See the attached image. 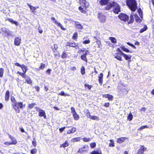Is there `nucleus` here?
Instances as JSON below:
<instances>
[{
	"label": "nucleus",
	"mask_w": 154,
	"mask_h": 154,
	"mask_svg": "<svg viewBox=\"0 0 154 154\" xmlns=\"http://www.w3.org/2000/svg\"><path fill=\"white\" fill-rule=\"evenodd\" d=\"M109 103H106L105 104L104 106H105V107H107L109 106Z\"/></svg>",
	"instance_id": "64"
},
{
	"label": "nucleus",
	"mask_w": 154,
	"mask_h": 154,
	"mask_svg": "<svg viewBox=\"0 0 154 154\" xmlns=\"http://www.w3.org/2000/svg\"><path fill=\"white\" fill-rule=\"evenodd\" d=\"M45 66V64H44L42 63L41 64V66L39 67V69H43L44 68Z\"/></svg>",
	"instance_id": "56"
},
{
	"label": "nucleus",
	"mask_w": 154,
	"mask_h": 154,
	"mask_svg": "<svg viewBox=\"0 0 154 154\" xmlns=\"http://www.w3.org/2000/svg\"><path fill=\"white\" fill-rule=\"evenodd\" d=\"M35 105V103L29 104L28 105V107L29 109H31L32 108L34 107V106Z\"/></svg>",
	"instance_id": "43"
},
{
	"label": "nucleus",
	"mask_w": 154,
	"mask_h": 154,
	"mask_svg": "<svg viewBox=\"0 0 154 154\" xmlns=\"http://www.w3.org/2000/svg\"><path fill=\"white\" fill-rule=\"evenodd\" d=\"M71 113L73 114L74 113H76L75 109L73 107H72L71 108Z\"/></svg>",
	"instance_id": "57"
},
{
	"label": "nucleus",
	"mask_w": 154,
	"mask_h": 154,
	"mask_svg": "<svg viewBox=\"0 0 154 154\" xmlns=\"http://www.w3.org/2000/svg\"><path fill=\"white\" fill-rule=\"evenodd\" d=\"M52 48L53 49V51L55 52L58 48V46L57 45L54 44V45L52 46Z\"/></svg>",
	"instance_id": "42"
},
{
	"label": "nucleus",
	"mask_w": 154,
	"mask_h": 154,
	"mask_svg": "<svg viewBox=\"0 0 154 154\" xmlns=\"http://www.w3.org/2000/svg\"><path fill=\"white\" fill-rule=\"evenodd\" d=\"M85 87L86 88H88L89 90L91 89V86L89 85L85 84Z\"/></svg>",
	"instance_id": "53"
},
{
	"label": "nucleus",
	"mask_w": 154,
	"mask_h": 154,
	"mask_svg": "<svg viewBox=\"0 0 154 154\" xmlns=\"http://www.w3.org/2000/svg\"><path fill=\"white\" fill-rule=\"evenodd\" d=\"M2 30L3 32L8 36H12L13 35L12 32L7 28H3L2 29Z\"/></svg>",
	"instance_id": "6"
},
{
	"label": "nucleus",
	"mask_w": 154,
	"mask_h": 154,
	"mask_svg": "<svg viewBox=\"0 0 154 154\" xmlns=\"http://www.w3.org/2000/svg\"><path fill=\"white\" fill-rule=\"evenodd\" d=\"M11 101L12 102V105H13L17 102L14 97L12 96L11 97Z\"/></svg>",
	"instance_id": "38"
},
{
	"label": "nucleus",
	"mask_w": 154,
	"mask_h": 154,
	"mask_svg": "<svg viewBox=\"0 0 154 154\" xmlns=\"http://www.w3.org/2000/svg\"><path fill=\"white\" fill-rule=\"evenodd\" d=\"M22 69L23 72L26 73L28 70L27 67L24 65H22L20 67Z\"/></svg>",
	"instance_id": "21"
},
{
	"label": "nucleus",
	"mask_w": 154,
	"mask_h": 154,
	"mask_svg": "<svg viewBox=\"0 0 154 154\" xmlns=\"http://www.w3.org/2000/svg\"><path fill=\"white\" fill-rule=\"evenodd\" d=\"M37 150L35 148L32 149L30 152L32 154H34L37 152Z\"/></svg>",
	"instance_id": "49"
},
{
	"label": "nucleus",
	"mask_w": 154,
	"mask_h": 154,
	"mask_svg": "<svg viewBox=\"0 0 154 154\" xmlns=\"http://www.w3.org/2000/svg\"><path fill=\"white\" fill-rule=\"evenodd\" d=\"M76 131V128L75 127H73L71 130H68L67 132L68 134H70L71 133H74Z\"/></svg>",
	"instance_id": "26"
},
{
	"label": "nucleus",
	"mask_w": 154,
	"mask_h": 154,
	"mask_svg": "<svg viewBox=\"0 0 154 154\" xmlns=\"http://www.w3.org/2000/svg\"><path fill=\"white\" fill-rule=\"evenodd\" d=\"M51 20L53 21V23H54L55 24L60 27L62 30H66L65 28H63L62 26V25L61 23H58L56 20L55 19L54 17H52L51 18Z\"/></svg>",
	"instance_id": "7"
},
{
	"label": "nucleus",
	"mask_w": 154,
	"mask_h": 154,
	"mask_svg": "<svg viewBox=\"0 0 154 154\" xmlns=\"http://www.w3.org/2000/svg\"><path fill=\"white\" fill-rule=\"evenodd\" d=\"M109 0H101L100 3L101 5H105L109 3Z\"/></svg>",
	"instance_id": "18"
},
{
	"label": "nucleus",
	"mask_w": 154,
	"mask_h": 154,
	"mask_svg": "<svg viewBox=\"0 0 154 154\" xmlns=\"http://www.w3.org/2000/svg\"><path fill=\"white\" fill-rule=\"evenodd\" d=\"M81 72L82 75H84L85 73V68L84 66H82L81 69Z\"/></svg>",
	"instance_id": "37"
},
{
	"label": "nucleus",
	"mask_w": 154,
	"mask_h": 154,
	"mask_svg": "<svg viewBox=\"0 0 154 154\" xmlns=\"http://www.w3.org/2000/svg\"><path fill=\"white\" fill-rule=\"evenodd\" d=\"M72 115L74 117V119L75 120H78L79 119V116L76 112L73 114Z\"/></svg>",
	"instance_id": "33"
},
{
	"label": "nucleus",
	"mask_w": 154,
	"mask_h": 154,
	"mask_svg": "<svg viewBox=\"0 0 154 154\" xmlns=\"http://www.w3.org/2000/svg\"><path fill=\"white\" fill-rule=\"evenodd\" d=\"M9 137L11 140V142L10 144H16L17 143V141L14 137L9 135Z\"/></svg>",
	"instance_id": "13"
},
{
	"label": "nucleus",
	"mask_w": 154,
	"mask_h": 154,
	"mask_svg": "<svg viewBox=\"0 0 154 154\" xmlns=\"http://www.w3.org/2000/svg\"><path fill=\"white\" fill-rule=\"evenodd\" d=\"M88 52V51H86L85 53H84L83 55L81 56V59L86 62H87V60L86 57V56Z\"/></svg>",
	"instance_id": "12"
},
{
	"label": "nucleus",
	"mask_w": 154,
	"mask_h": 154,
	"mask_svg": "<svg viewBox=\"0 0 154 154\" xmlns=\"http://www.w3.org/2000/svg\"><path fill=\"white\" fill-rule=\"evenodd\" d=\"M88 118L97 121H98L99 120L98 117L96 116H91L89 113V114Z\"/></svg>",
	"instance_id": "16"
},
{
	"label": "nucleus",
	"mask_w": 154,
	"mask_h": 154,
	"mask_svg": "<svg viewBox=\"0 0 154 154\" xmlns=\"http://www.w3.org/2000/svg\"><path fill=\"white\" fill-rule=\"evenodd\" d=\"M68 57V55L66 54V53L64 52H63V53L62 55V56H61V57L62 58H64L67 57Z\"/></svg>",
	"instance_id": "50"
},
{
	"label": "nucleus",
	"mask_w": 154,
	"mask_h": 154,
	"mask_svg": "<svg viewBox=\"0 0 154 154\" xmlns=\"http://www.w3.org/2000/svg\"><path fill=\"white\" fill-rule=\"evenodd\" d=\"M14 64L15 66H18L21 67V65H20L19 63H14Z\"/></svg>",
	"instance_id": "63"
},
{
	"label": "nucleus",
	"mask_w": 154,
	"mask_h": 154,
	"mask_svg": "<svg viewBox=\"0 0 154 154\" xmlns=\"http://www.w3.org/2000/svg\"><path fill=\"white\" fill-rule=\"evenodd\" d=\"M115 57L119 60H121L122 57L118 55H117L115 56Z\"/></svg>",
	"instance_id": "54"
},
{
	"label": "nucleus",
	"mask_w": 154,
	"mask_h": 154,
	"mask_svg": "<svg viewBox=\"0 0 154 154\" xmlns=\"http://www.w3.org/2000/svg\"><path fill=\"white\" fill-rule=\"evenodd\" d=\"M112 7L113 8V11L115 13L118 14L120 11V6L116 2H114L110 3L107 6L106 9L107 10H109Z\"/></svg>",
	"instance_id": "1"
},
{
	"label": "nucleus",
	"mask_w": 154,
	"mask_h": 154,
	"mask_svg": "<svg viewBox=\"0 0 154 154\" xmlns=\"http://www.w3.org/2000/svg\"><path fill=\"white\" fill-rule=\"evenodd\" d=\"M127 43L128 45L133 47L134 49L136 48L135 47L134 45L131 44V43L129 42H127Z\"/></svg>",
	"instance_id": "60"
},
{
	"label": "nucleus",
	"mask_w": 154,
	"mask_h": 154,
	"mask_svg": "<svg viewBox=\"0 0 154 154\" xmlns=\"http://www.w3.org/2000/svg\"><path fill=\"white\" fill-rule=\"evenodd\" d=\"M96 144L95 143H94L90 144L91 147L92 148H94L96 146Z\"/></svg>",
	"instance_id": "58"
},
{
	"label": "nucleus",
	"mask_w": 154,
	"mask_h": 154,
	"mask_svg": "<svg viewBox=\"0 0 154 154\" xmlns=\"http://www.w3.org/2000/svg\"><path fill=\"white\" fill-rule=\"evenodd\" d=\"M66 128V127H64L63 128H60L59 129V131H60V132H62Z\"/></svg>",
	"instance_id": "61"
},
{
	"label": "nucleus",
	"mask_w": 154,
	"mask_h": 154,
	"mask_svg": "<svg viewBox=\"0 0 154 154\" xmlns=\"http://www.w3.org/2000/svg\"><path fill=\"white\" fill-rule=\"evenodd\" d=\"M28 6L29 7L30 10L32 12H33L35 11L36 10V8L35 7L29 4L28 3L27 4Z\"/></svg>",
	"instance_id": "22"
},
{
	"label": "nucleus",
	"mask_w": 154,
	"mask_h": 154,
	"mask_svg": "<svg viewBox=\"0 0 154 154\" xmlns=\"http://www.w3.org/2000/svg\"><path fill=\"white\" fill-rule=\"evenodd\" d=\"M103 96L106 98H108L109 100H112L113 98V96L109 94H103Z\"/></svg>",
	"instance_id": "17"
},
{
	"label": "nucleus",
	"mask_w": 154,
	"mask_h": 154,
	"mask_svg": "<svg viewBox=\"0 0 154 154\" xmlns=\"http://www.w3.org/2000/svg\"><path fill=\"white\" fill-rule=\"evenodd\" d=\"M146 149L144 146H141L140 149L138 150L137 154H143L144 151Z\"/></svg>",
	"instance_id": "14"
},
{
	"label": "nucleus",
	"mask_w": 154,
	"mask_h": 154,
	"mask_svg": "<svg viewBox=\"0 0 154 154\" xmlns=\"http://www.w3.org/2000/svg\"><path fill=\"white\" fill-rule=\"evenodd\" d=\"M118 88L119 90L122 91V92H125L126 91V93H128V91L127 90L126 88V85L120 84L119 85Z\"/></svg>",
	"instance_id": "5"
},
{
	"label": "nucleus",
	"mask_w": 154,
	"mask_h": 154,
	"mask_svg": "<svg viewBox=\"0 0 154 154\" xmlns=\"http://www.w3.org/2000/svg\"><path fill=\"white\" fill-rule=\"evenodd\" d=\"M25 79H26V81L29 84H31L32 83V81L30 78L28 76H27L26 78Z\"/></svg>",
	"instance_id": "34"
},
{
	"label": "nucleus",
	"mask_w": 154,
	"mask_h": 154,
	"mask_svg": "<svg viewBox=\"0 0 154 154\" xmlns=\"http://www.w3.org/2000/svg\"><path fill=\"white\" fill-rule=\"evenodd\" d=\"M92 154H101V152L100 150H99L93 152Z\"/></svg>",
	"instance_id": "48"
},
{
	"label": "nucleus",
	"mask_w": 154,
	"mask_h": 154,
	"mask_svg": "<svg viewBox=\"0 0 154 154\" xmlns=\"http://www.w3.org/2000/svg\"><path fill=\"white\" fill-rule=\"evenodd\" d=\"M138 12L139 14V15L141 17V18H142V11L140 9H139L138 10Z\"/></svg>",
	"instance_id": "52"
},
{
	"label": "nucleus",
	"mask_w": 154,
	"mask_h": 154,
	"mask_svg": "<svg viewBox=\"0 0 154 154\" xmlns=\"http://www.w3.org/2000/svg\"><path fill=\"white\" fill-rule=\"evenodd\" d=\"M70 69L72 70H75L76 69V68L75 66H71L70 67Z\"/></svg>",
	"instance_id": "62"
},
{
	"label": "nucleus",
	"mask_w": 154,
	"mask_h": 154,
	"mask_svg": "<svg viewBox=\"0 0 154 154\" xmlns=\"http://www.w3.org/2000/svg\"><path fill=\"white\" fill-rule=\"evenodd\" d=\"M80 3L81 6L79 8V10L81 13L85 14L86 10L89 6L88 3L85 0H80Z\"/></svg>",
	"instance_id": "2"
},
{
	"label": "nucleus",
	"mask_w": 154,
	"mask_h": 154,
	"mask_svg": "<svg viewBox=\"0 0 154 154\" xmlns=\"http://www.w3.org/2000/svg\"><path fill=\"white\" fill-rule=\"evenodd\" d=\"M87 149V146H84L83 147L79 149V150L78 151V152H82L84 151H85Z\"/></svg>",
	"instance_id": "29"
},
{
	"label": "nucleus",
	"mask_w": 154,
	"mask_h": 154,
	"mask_svg": "<svg viewBox=\"0 0 154 154\" xmlns=\"http://www.w3.org/2000/svg\"><path fill=\"white\" fill-rule=\"evenodd\" d=\"M8 20L9 22L11 23L15 24L16 26H18V23L17 21L14 20L12 19H8Z\"/></svg>",
	"instance_id": "28"
},
{
	"label": "nucleus",
	"mask_w": 154,
	"mask_h": 154,
	"mask_svg": "<svg viewBox=\"0 0 154 154\" xmlns=\"http://www.w3.org/2000/svg\"><path fill=\"white\" fill-rule=\"evenodd\" d=\"M119 17L121 20L124 21L127 20L128 19V16L124 14H121L119 16Z\"/></svg>",
	"instance_id": "10"
},
{
	"label": "nucleus",
	"mask_w": 154,
	"mask_h": 154,
	"mask_svg": "<svg viewBox=\"0 0 154 154\" xmlns=\"http://www.w3.org/2000/svg\"><path fill=\"white\" fill-rule=\"evenodd\" d=\"M78 37V34L77 32L75 33L72 37L73 39H75L77 38Z\"/></svg>",
	"instance_id": "47"
},
{
	"label": "nucleus",
	"mask_w": 154,
	"mask_h": 154,
	"mask_svg": "<svg viewBox=\"0 0 154 154\" xmlns=\"http://www.w3.org/2000/svg\"><path fill=\"white\" fill-rule=\"evenodd\" d=\"M98 18L101 22H104L106 20V16L104 14L101 13H99L98 14Z\"/></svg>",
	"instance_id": "9"
},
{
	"label": "nucleus",
	"mask_w": 154,
	"mask_h": 154,
	"mask_svg": "<svg viewBox=\"0 0 154 154\" xmlns=\"http://www.w3.org/2000/svg\"><path fill=\"white\" fill-rule=\"evenodd\" d=\"M25 73L21 72H17V74H19L22 77L25 79L26 78V77L27 75L25 74Z\"/></svg>",
	"instance_id": "31"
},
{
	"label": "nucleus",
	"mask_w": 154,
	"mask_h": 154,
	"mask_svg": "<svg viewBox=\"0 0 154 154\" xmlns=\"http://www.w3.org/2000/svg\"><path fill=\"white\" fill-rule=\"evenodd\" d=\"M68 45L69 46L75 48H76V47L78 46L77 44L72 42L69 43L68 45Z\"/></svg>",
	"instance_id": "30"
},
{
	"label": "nucleus",
	"mask_w": 154,
	"mask_h": 154,
	"mask_svg": "<svg viewBox=\"0 0 154 154\" xmlns=\"http://www.w3.org/2000/svg\"><path fill=\"white\" fill-rule=\"evenodd\" d=\"M126 4L132 11H135L137 8V6L135 0H127Z\"/></svg>",
	"instance_id": "3"
},
{
	"label": "nucleus",
	"mask_w": 154,
	"mask_h": 154,
	"mask_svg": "<svg viewBox=\"0 0 154 154\" xmlns=\"http://www.w3.org/2000/svg\"><path fill=\"white\" fill-rule=\"evenodd\" d=\"M90 43V41L89 39L88 40H85L83 42V43L84 44H88Z\"/></svg>",
	"instance_id": "55"
},
{
	"label": "nucleus",
	"mask_w": 154,
	"mask_h": 154,
	"mask_svg": "<svg viewBox=\"0 0 154 154\" xmlns=\"http://www.w3.org/2000/svg\"><path fill=\"white\" fill-rule=\"evenodd\" d=\"M147 29V26L146 25L143 28H142L140 29V33L143 32L144 31H145Z\"/></svg>",
	"instance_id": "45"
},
{
	"label": "nucleus",
	"mask_w": 154,
	"mask_h": 154,
	"mask_svg": "<svg viewBox=\"0 0 154 154\" xmlns=\"http://www.w3.org/2000/svg\"><path fill=\"white\" fill-rule=\"evenodd\" d=\"M59 95L61 96H69L70 95L68 94H66L64 93V92L63 91H62L60 93L58 94Z\"/></svg>",
	"instance_id": "39"
},
{
	"label": "nucleus",
	"mask_w": 154,
	"mask_h": 154,
	"mask_svg": "<svg viewBox=\"0 0 154 154\" xmlns=\"http://www.w3.org/2000/svg\"><path fill=\"white\" fill-rule=\"evenodd\" d=\"M69 145L68 141L67 140L65 142L61 144L60 146V147H63L65 148V147L68 146Z\"/></svg>",
	"instance_id": "27"
},
{
	"label": "nucleus",
	"mask_w": 154,
	"mask_h": 154,
	"mask_svg": "<svg viewBox=\"0 0 154 154\" xmlns=\"http://www.w3.org/2000/svg\"><path fill=\"white\" fill-rule=\"evenodd\" d=\"M32 144L34 146H35L36 145V143L35 139H34V140L32 142Z\"/></svg>",
	"instance_id": "59"
},
{
	"label": "nucleus",
	"mask_w": 154,
	"mask_h": 154,
	"mask_svg": "<svg viewBox=\"0 0 154 154\" xmlns=\"http://www.w3.org/2000/svg\"><path fill=\"white\" fill-rule=\"evenodd\" d=\"M82 139L83 141L85 142H88L91 140V138H87L85 137L83 138Z\"/></svg>",
	"instance_id": "46"
},
{
	"label": "nucleus",
	"mask_w": 154,
	"mask_h": 154,
	"mask_svg": "<svg viewBox=\"0 0 154 154\" xmlns=\"http://www.w3.org/2000/svg\"><path fill=\"white\" fill-rule=\"evenodd\" d=\"M103 73H100L98 76V81L101 85H102L103 81Z\"/></svg>",
	"instance_id": "19"
},
{
	"label": "nucleus",
	"mask_w": 154,
	"mask_h": 154,
	"mask_svg": "<svg viewBox=\"0 0 154 154\" xmlns=\"http://www.w3.org/2000/svg\"><path fill=\"white\" fill-rule=\"evenodd\" d=\"M122 55L124 58L127 60L129 61L131 58V56L130 55H127L123 53H122Z\"/></svg>",
	"instance_id": "15"
},
{
	"label": "nucleus",
	"mask_w": 154,
	"mask_h": 154,
	"mask_svg": "<svg viewBox=\"0 0 154 154\" xmlns=\"http://www.w3.org/2000/svg\"><path fill=\"white\" fill-rule=\"evenodd\" d=\"M147 128V125H144V126H142L140 128H139L138 129V130L139 131L141 130L142 129H143L144 128Z\"/></svg>",
	"instance_id": "51"
},
{
	"label": "nucleus",
	"mask_w": 154,
	"mask_h": 154,
	"mask_svg": "<svg viewBox=\"0 0 154 154\" xmlns=\"http://www.w3.org/2000/svg\"><path fill=\"white\" fill-rule=\"evenodd\" d=\"M21 39L20 38L16 37L14 39V45L17 46H19L21 43Z\"/></svg>",
	"instance_id": "11"
},
{
	"label": "nucleus",
	"mask_w": 154,
	"mask_h": 154,
	"mask_svg": "<svg viewBox=\"0 0 154 154\" xmlns=\"http://www.w3.org/2000/svg\"><path fill=\"white\" fill-rule=\"evenodd\" d=\"M110 143L109 144V146L110 147H114L115 146L114 141L112 140H110Z\"/></svg>",
	"instance_id": "40"
},
{
	"label": "nucleus",
	"mask_w": 154,
	"mask_h": 154,
	"mask_svg": "<svg viewBox=\"0 0 154 154\" xmlns=\"http://www.w3.org/2000/svg\"><path fill=\"white\" fill-rule=\"evenodd\" d=\"M4 72V69L3 68L0 69V77H2L3 76Z\"/></svg>",
	"instance_id": "44"
},
{
	"label": "nucleus",
	"mask_w": 154,
	"mask_h": 154,
	"mask_svg": "<svg viewBox=\"0 0 154 154\" xmlns=\"http://www.w3.org/2000/svg\"><path fill=\"white\" fill-rule=\"evenodd\" d=\"M12 106L16 112L17 113H19L20 112V108H22L23 104L21 102H17Z\"/></svg>",
	"instance_id": "4"
},
{
	"label": "nucleus",
	"mask_w": 154,
	"mask_h": 154,
	"mask_svg": "<svg viewBox=\"0 0 154 154\" xmlns=\"http://www.w3.org/2000/svg\"><path fill=\"white\" fill-rule=\"evenodd\" d=\"M109 39L113 43H116L117 42L116 39L114 37H110L109 38Z\"/></svg>",
	"instance_id": "32"
},
{
	"label": "nucleus",
	"mask_w": 154,
	"mask_h": 154,
	"mask_svg": "<svg viewBox=\"0 0 154 154\" xmlns=\"http://www.w3.org/2000/svg\"><path fill=\"white\" fill-rule=\"evenodd\" d=\"M120 48L123 51L127 52L132 53V51H130L128 49L125 48L124 46L122 45Z\"/></svg>",
	"instance_id": "23"
},
{
	"label": "nucleus",
	"mask_w": 154,
	"mask_h": 154,
	"mask_svg": "<svg viewBox=\"0 0 154 154\" xmlns=\"http://www.w3.org/2000/svg\"><path fill=\"white\" fill-rule=\"evenodd\" d=\"M134 18L135 19L136 21L138 22H140L141 20L140 19H139V17L136 15L134 14V15H132L130 16V19L131 20L130 21V23H132L134 21Z\"/></svg>",
	"instance_id": "8"
},
{
	"label": "nucleus",
	"mask_w": 154,
	"mask_h": 154,
	"mask_svg": "<svg viewBox=\"0 0 154 154\" xmlns=\"http://www.w3.org/2000/svg\"><path fill=\"white\" fill-rule=\"evenodd\" d=\"M38 115L40 116H43L44 118H46L45 112L42 109L40 110V111L39 112Z\"/></svg>",
	"instance_id": "20"
},
{
	"label": "nucleus",
	"mask_w": 154,
	"mask_h": 154,
	"mask_svg": "<svg viewBox=\"0 0 154 154\" xmlns=\"http://www.w3.org/2000/svg\"><path fill=\"white\" fill-rule=\"evenodd\" d=\"M133 116L131 113H129L128 116V119L130 121H131L133 119Z\"/></svg>",
	"instance_id": "41"
},
{
	"label": "nucleus",
	"mask_w": 154,
	"mask_h": 154,
	"mask_svg": "<svg viewBox=\"0 0 154 154\" xmlns=\"http://www.w3.org/2000/svg\"><path fill=\"white\" fill-rule=\"evenodd\" d=\"M9 91H6L5 95V100L8 101L9 99Z\"/></svg>",
	"instance_id": "25"
},
{
	"label": "nucleus",
	"mask_w": 154,
	"mask_h": 154,
	"mask_svg": "<svg viewBox=\"0 0 154 154\" xmlns=\"http://www.w3.org/2000/svg\"><path fill=\"white\" fill-rule=\"evenodd\" d=\"M76 27L79 29H82L83 28V26L78 22L76 24Z\"/></svg>",
	"instance_id": "36"
},
{
	"label": "nucleus",
	"mask_w": 154,
	"mask_h": 154,
	"mask_svg": "<svg viewBox=\"0 0 154 154\" xmlns=\"http://www.w3.org/2000/svg\"><path fill=\"white\" fill-rule=\"evenodd\" d=\"M80 137L74 138L72 139L71 140V141L72 142H76L77 141H79L80 140Z\"/></svg>",
	"instance_id": "35"
},
{
	"label": "nucleus",
	"mask_w": 154,
	"mask_h": 154,
	"mask_svg": "<svg viewBox=\"0 0 154 154\" xmlns=\"http://www.w3.org/2000/svg\"><path fill=\"white\" fill-rule=\"evenodd\" d=\"M126 137H122L117 139V142L119 143H121L124 141Z\"/></svg>",
	"instance_id": "24"
}]
</instances>
